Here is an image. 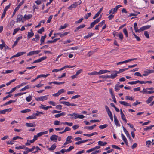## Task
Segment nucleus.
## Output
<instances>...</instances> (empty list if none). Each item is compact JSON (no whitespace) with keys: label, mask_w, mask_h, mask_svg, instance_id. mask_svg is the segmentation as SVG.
I'll list each match as a JSON object with an SVG mask.
<instances>
[{"label":"nucleus","mask_w":154,"mask_h":154,"mask_svg":"<svg viewBox=\"0 0 154 154\" xmlns=\"http://www.w3.org/2000/svg\"><path fill=\"white\" fill-rule=\"evenodd\" d=\"M26 125L27 127H35L36 126V125L35 124H33L32 123H26Z\"/></svg>","instance_id":"22"},{"label":"nucleus","mask_w":154,"mask_h":154,"mask_svg":"<svg viewBox=\"0 0 154 154\" xmlns=\"http://www.w3.org/2000/svg\"><path fill=\"white\" fill-rule=\"evenodd\" d=\"M53 16L52 15H50L48 19V20H47V23H50L52 18Z\"/></svg>","instance_id":"61"},{"label":"nucleus","mask_w":154,"mask_h":154,"mask_svg":"<svg viewBox=\"0 0 154 154\" xmlns=\"http://www.w3.org/2000/svg\"><path fill=\"white\" fill-rule=\"evenodd\" d=\"M147 88L143 89L142 91H140V92H142L144 94H150L153 93V91H149Z\"/></svg>","instance_id":"7"},{"label":"nucleus","mask_w":154,"mask_h":154,"mask_svg":"<svg viewBox=\"0 0 154 154\" xmlns=\"http://www.w3.org/2000/svg\"><path fill=\"white\" fill-rule=\"evenodd\" d=\"M123 32L125 35L126 37H128V32L127 29L126 28H124L123 29Z\"/></svg>","instance_id":"47"},{"label":"nucleus","mask_w":154,"mask_h":154,"mask_svg":"<svg viewBox=\"0 0 154 154\" xmlns=\"http://www.w3.org/2000/svg\"><path fill=\"white\" fill-rule=\"evenodd\" d=\"M46 35L45 34L44 36H41V39H40V42H41V43L40 44V45H42V44H43L44 43V41L45 38L46 37Z\"/></svg>","instance_id":"16"},{"label":"nucleus","mask_w":154,"mask_h":154,"mask_svg":"<svg viewBox=\"0 0 154 154\" xmlns=\"http://www.w3.org/2000/svg\"><path fill=\"white\" fill-rule=\"evenodd\" d=\"M121 135V136L122 137V140H123L124 141V142L125 141L126 142V141H127V140L126 138L125 137V136L122 134Z\"/></svg>","instance_id":"60"},{"label":"nucleus","mask_w":154,"mask_h":154,"mask_svg":"<svg viewBox=\"0 0 154 154\" xmlns=\"http://www.w3.org/2000/svg\"><path fill=\"white\" fill-rule=\"evenodd\" d=\"M60 103L61 104H63L68 106H71V103L69 102L61 101L60 102Z\"/></svg>","instance_id":"24"},{"label":"nucleus","mask_w":154,"mask_h":154,"mask_svg":"<svg viewBox=\"0 0 154 154\" xmlns=\"http://www.w3.org/2000/svg\"><path fill=\"white\" fill-rule=\"evenodd\" d=\"M121 7H122V5H118L116 6L113 9L112 14H114L115 13L117 12L118 8Z\"/></svg>","instance_id":"15"},{"label":"nucleus","mask_w":154,"mask_h":154,"mask_svg":"<svg viewBox=\"0 0 154 154\" xmlns=\"http://www.w3.org/2000/svg\"><path fill=\"white\" fill-rule=\"evenodd\" d=\"M17 100H11L9 101L8 102H6L5 104H3L4 106H5L7 105H8L9 104L11 103H12L15 102H16Z\"/></svg>","instance_id":"23"},{"label":"nucleus","mask_w":154,"mask_h":154,"mask_svg":"<svg viewBox=\"0 0 154 154\" xmlns=\"http://www.w3.org/2000/svg\"><path fill=\"white\" fill-rule=\"evenodd\" d=\"M58 137V136L53 135L50 137V139L51 141L56 142L57 140Z\"/></svg>","instance_id":"8"},{"label":"nucleus","mask_w":154,"mask_h":154,"mask_svg":"<svg viewBox=\"0 0 154 154\" xmlns=\"http://www.w3.org/2000/svg\"><path fill=\"white\" fill-rule=\"evenodd\" d=\"M25 1V0H23L17 6V7L19 9L20 7L24 3Z\"/></svg>","instance_id":"53"},{"label":"nucleus","mask_w":154,"mask_h":154,"mask_svg":"<svg viewBox=\"0 0 154 154\" xmlns=\"http://www.w3.org/2000/svg\"><path fill=\"white\" fill-rule=\"evenodd\" d=\"M110 71L109 70H100L98 72V75L102 74L103 73H105L106 72H110Z\"/></svg>","instance_id":"19"},{"label":"nucleus","mask_w":154,"mask_h":154,"mask_svg":"<svg viewBox=\"0 0 154 154\" xmlns=\"http://www.w3.org/2000/svg\"><path fill=\"white\" fill-rule=\"evenodd\" d=\"M12 110V109L9 108L0 111V113L2 114H5L6 112H9Z\"/></svg>","instance_id":"10"},{"label":"nucleus","mask_w":154,"mask_h":154,"mask_svg":"<svg viewBox=\"0 0 154 154\" xmlns=\"http://www.w3.org/2000/svg\"><path fill=\"white\" fill-rule=\"evenodd\" d=\"M73 116H74V117H72L71 118V119H76L78 118V114L76 113H73Z\"/></svg>","instance_id":"50"},{"label":"nucleus","mask_w":154,"mask_h":154,"mask_svg":"<svg viewBox=\"0 0 154 154\" xmlns=\"http://www.w3.org/2000/svg\"><path fill=\"white\" fill-rule=\"evenodd\" d=\"M85 26V25L84 24L80 25L76 28L75 30H74V32H75L77 31L79 29L84 28Z\"/></svg>","instance_id":"18"},{"label":"nucleus","mask_w":154,"mask_h":154,"mask_svg":"<svg viewBox=\"0 0 154 154\" xmlns=\"http://www.w3.org/2000/svg\"><path fill=\"white\" fill-rule=\"evenodd\" d=\"M105 108L106 109V110L107 113V114L109 116H112V114L111 112V111H110L109 108V107L107 106L106 105L105 106Z\"/></svg>","instance_id":"11"},{"label":"nucleus","mask_w":154,"mask_h":154,"mask_svg":"<svg viewBox=\"0 0 154 154\" xmlns=\"http://www.w3.org/2000/svg\"><path fill=\"white\" fill-rule=\"evenodd\" d=\"M123 128L124 130V131L127 137H129L130 139H131V137H130V136L129 134V133L127 131V130L124 127H123Z\"/></svg>","instance_id":"21"},{"label":"nucleus","mask_w":154,"mask_h":154,"mask_svg":"<svg viewBox=\"0 0 154 154\" xmlns=\"http://www.w3.org/2000/svg\"><path fill=\"white\" fill-rule=\"evenodd\" d=\"M62 70H63V68H62L61 69H54L52 71V72H57L59 71H61Z\"/></svg>","instance_id":"55"},{"label":"nucleus","mask_w":154,"mask_h":154,"mask_svg":"<svg viewBox=\"0 0 154 154\" xmlns=\"http://www.w3.org/2000/svg\"><path fill=\"white\" fill-rule=\"evenodd\" d=\"M47 97L46 96H41L38 98H35V100L37 101H44L45 100H46L47 99Z\"/></svg>","instance_id":"2"},{"label":"nucleus","mask_w":154,"mask_h":154,"mask_svg":"<svg viewBox=\"0 0 154 154\" xmlns=\"http://www.w3.org/2000/svg\"><path fill=\"white\" fill-rule=\"evenodd\" d=\"M47 58V57L46 56L43 57L39 59L35 60L34 62L32 63V64H33L34 63H39L41 62L42 61L46 59Z\"/></svg>","instance_id":"5"},{"label":"nucleus","mask_w":154,"mask_h":154,"mask_svg":"<svg viewBox=\"0 0 154 154\" xmlns=\"http://www.w3.org/2000/svg\"><path fill=\"white\" fill-rule=\"evenodd\" d=\"M19 9L18 8H17V7H16L15 8L14 10V12H13V15H12V17L15 14L16 11H18L19 10Z\"/></svg>","instance_id":"57"},{"label":"nucleus","mask_w":154,"mask_h":154,"mask_svg":"<svg viewBox=\"0 0 154 154\" xmlns=\"http://www.w3.org/2000/svg\"><path fill=\"white\" fill-rule=\"evenodd\" d=\"M36 119V117L34 116V115H31L26 117V119Z\"/></svg>","instance_id":"25"},{"label":"nucleus","mask_w":154,"mask_h":154,"mask_svg":"<svg viewBox=\"0 0 154 154\" xmlns=\"http://www.w3.org/2000/svg\"><path fill=\"white\" fill-rule=\"evenodd\" d=\"M72 137L71 136H69L66 138V141L68 142H69L70 143L72 142L71 140L72 138Z\"/></svg>","instance_id":"45"},{"label":"nucleus","mask_w":154,"mask_h":154,"mask_svg":"<svg viewBox=\"0 0 154 154\" xmlns=\"http://www.w3.org/2000/svg\"><path fill=\"white\" fill-rule=\"evenodd\" d=\"M41 52V50H36L30 52L27 54V56H32L34 54H38Z\"/></svg>","instance_id":"4"},{"label":"nucleus","mask_w":154,"mask_h":154,"mask_svg":"<svg viewBox=\"0 0 154 154\" xmlns=\"http://www.w3.org/2000/svg\"><path fill=\"white\" fill-rule=\"evenodd\" d=\"M91 13H88L86 14L84 16V17L85 19H87L91 16Z\"/></svg>","instance_id":"36"},{"label":"nucleus","mask_w":154,"mask_h":154,"mask_svg":"<svg viewBox=\"0 0 154 154\" xmlns=\"http://www.w3.org/2000/svg\"><path fill=\"white\" fill-rule=\"evenodd\" d=\"M82 2L81 0L77 2H75V3L71 5L68 8L69 10H71L73 8H75L78 5L80 4Z\"/></svg>","instance_id":"1"},{"label":"nucleus","mask_w":154,"mask_h":154,"mask_svg":"<svg viewBox=\"0 0 154 154\" xmlns=\"http://www.w3.org/2000/svg\"><path fill=\"white\" fill-rule=\"evenodd\" d=\"M32 88V87L31 86L29 85H27L23 88L25 90L29 88Z\"/></svg>","instance_id":"62"},{"label":"nucleus","mask_w":154,"mask_h":154,"mask_svg":"<svg viewBox=\"0 0 154 154\" xmlns=\"http://www.w3.org/2000/svg\"><path fill=\"white\" fill-rule=\"evenodd\" d=\"M24 20L23 17L22 15L20 14L17 15L16 19V22H20L21 21L22 22H23Z\"/></svg>","instance_id":"3"},{"label":"nucleus","mask_w":154,"mask_h":154,"mask_svg":"<svg viewBox=\"0 0 154 154\" xmlns=\"http://www.w3.org/2000/svg\"><path fill=\"white\" fill-rule=\"evenodd\" d=\"M125 99L129 100H134V98L132 97H130L129 96H125Z\"/></svg>","instance_id":"32"},{"label":"nucleus","mask_w":154,"mask_h":154,"mask_svg":"<svg viewBox=\"0 0 154 154\" xmlns=\"http://www.w3.org/2000/svg\"><path fill=\"white\" fill-rule=\"evenodd\" d=\"M69 33L68 32H65L63 34H61L60 33H57V34H58V35L60 36V37H63L65 35H67Z\"/></svg>","instance_id":"27"},{"label":"nucleus","mask_w":154,"mask_h":154,"mask_svg":"<svg viewBox=\"0 0 154 154\" xmlns=\"http://www.w3.org/2000/svg\"><path fill=\"white\" fill-rule=\"evenodd\" d=\"M56 147V145L55 144H53L51 146V147L48 149L49 150H53L55 149Z\"/></svg>","instance_id":"33"},{"label":"nucleus","mask_w":154,"mask_h":154,"mask_svg":"<svg viewBox=\"0 0 154 154\" xmlns=\"http://www.w3.org/2000/svg\"><path fill=\"white\" fill-rule=\"evenodd\" d=\"M105 20H103L102 22L99 23L98 25L100 27H101L103 25L105 24Z\"/></svg>","instance_id":"64"},{"label":"nucleus","mask_w":154,"mask_h":154,"mask_svg":"<svg viewBox=\"0 0 154 154\" xmlns=\"http://www.w3.org/2000/svg\"><path fill=\"white\" fill-rule=\"evenodd\" d=\"M119 103L122 105H123L126 106H129L131 107V106L128 103L124 101H120Z\"/></svg>","instance_id":"14"},{"label":"nucleus","mask_w":154,"mask_h":154,"mask_svg":"<svg viewBox=\"0 0 154 154\" xmlns=\"http://www.w3.org/2000/svg\"><path fill=\"white\" fill-rule=\"evenodd\" d=\"M26 147L24 145L20 146H19L16 147L15 148L17 149H23L25 148V149Z\"/></svg>","instance_id":"38"},{"label":"nucleus","mask_w":154,"mask_h":154,"mask_svg":"<svg viewBox=\"0 0 154 154\" xmlns=\"http://www.w3.org/2000/svg\"><path fill=\"white\" fill-rule=\"evenodd\" d=\"M32 96L29 95V96L26 97V100L27 102H29L31 101L32 99Z\"/></svg>","instance_id":"46"},{"label":"nucleus","mask_w":154,"mask_h":154,"mask_svg":"<svg viewBox=\"0 0 154 154\" xmlns=\"http://www.w3.org/2000/svg\"><path fill=\"white\" fill-rule=\"evenodd\" d=\"M31 32H28L27 35V39H29L31 37L34 35V33L33 32L32 29L30 30Z\"/></svg>","instance_id":"13"},{"label":"nucleus","mask_w":154,"mask_h":154,"mask_svg":"<svg viewBox=\"0 0 154 154\" xmlns=\"http://www.w3.org/2000/svg\"><path fill=\"white\" fill-rule=\"evenodd\" d=\"M133 34L136 38V40L137 41H140V38L134 32H133Z\"/></svg>","instance_id":"52"},{"label":"nucleus","mask_w":154,"mask_h":154,"mask_svg":"<svg viewBox=\"0 0 154 154\" xmlns=\"http://www.w3.org/2000/svg\"><path fill=\"white\" fill-rule=\"evenodd\" d=\"M32 15L31 14H29L28 15L25 14L23 17L24 20H26L29 19L32 17Z\"/></svg>","instance_id":"12"},{"label":"nucleus","mask_w":154,"mask_h":154,"mask_svg":"<svg viewBox=\"0 0 154 154\" xmlns=\"http://www.w3.org/2000/svg\"><path fill=\"white\" fill-rule=\"evenodd\" d=\"M31 111V110L29 109H26L24 110H21L20 112L22 113H24L26 112H29Z\"/></svg>","instance_id":"40"},{"label":"nucleus","mask_w":154,"mask_h":154,"mask_svg":"<svg viewBox=\"0 0 154 154\" xmlns=\"http://www.w3.org/2000/svg\"><path fill=\"white\" fill-rule=\"evenodd\" d=\"M26 93V92H24V93H19L16 94H15L14 96H15V97H17V96H19V95L20 96V95H22L23 94H25Z\"/></svg>","instance_id":"58"},{"label":"nucleus","mask_w":154,"mask_h":154,"mask_svg":"<svg viewBox=\"0 0 154 154\" xmlns=\"http://www.w3.org/2000/svg\"><path fill=\"white\" fill-rule=\"evenodd\" d=\"M116 72H117V71L116 70L111 72H113L114 73V74H111V78L112 79H114L118 76L117 74H118V73H117Z\"/></svg>","instance_id":"9"},{"label":"nucleus","mask_w":154,"mask_h":154,"mask_svg":"<svg viewBox=\"0 0 154 154\" xmlns=\"http://www.w3.org/2000/svg\"><path fill=\"white\" fill-rule=\"evenodd\" d=\"M26 53V52H20L17 53L16 55H14V57H18Z\"/></svg>","instance_id":"20"},{"label":"nucleus","mask_w":154,"mask_h":154,"mask_svg":"<svg viewBox=\"0 0 154 154\" xmlns=\"http://www.w3.org/2000/svg\"><path fill=\"white\" fill-rule=\"evenodd\" d=\"M144 35L145 36L148 38H149V34L148 32L147 31H145L144 32Z\"/></svg>","instance_id":"51"},{"label":"nucleus","mask_w":154,"mask_h":154,"mask_svg":"<svg viewBox=\"0 0 154 154\" xmlns=\"http://www.w3.org/2000/svg\"><path fill=\"white\" fill-rule=\"evenodd\" d=\"M134 28L136 32H139V29H138L137 24L136 23H135L134 24Z\"/></svg>","instance_id":"30"},{"label":"nucleus","mask_w":154,"mask_h":154,"mask_svg":"<svg viewBox=\"0 0 154 154\" xmlns=\"http://www.w3.org/2000/svg\"><path fill=\"white\" fill-rule=\"evenodd\" d=\"M88 74L89 75H98V72L96 71H94L93 72H92L91 73H88Z\"/></svg>","instance_id":"41"},{"label":"nucleus","mask_w":154,"mask_h":154,"mask_svg":"<svg viewBox=\"0 0 154 154\" xmlns=\"http://www.w3.org/2000/svg\"><path fill=\"white\" fill-rule=\"evenodd\" d=\"M153 96H151L149 97L148 100L146 101V102L147 104L150 103L153 100Z\"/></svg>","instance_id":"28"},{"label":"nucleus","mask_w":154,"mask_h":154,"mask_svg":"<svg viewBox=\"0 0 154 154\" xmlns=\"http://www.w3.org/2000/svg\"><path fill=\"white\" fill-rule=\"evenodd\" d=\"M112 147L113 148H115L117 149L120 150L121 149L119 147L116 145H112Z\"/></svg>","instance_id":"56"},{"label":"nucleus","mask_w":154,"mask_h":154,"mask_svg":"<svg viewBox=\"0 0 154 154\" xmlns=\"http://www.w3.org/2000/svg\"><path fill=\"white\" fill-rule=\"evenodd\" d=\"M15 23V22L14 20H12L11 21L10 23V25L7 26L8 28L9 29L11 28L14 25Z\"/></svg>","instance_id":"17"},{"label":"nucleus","mask_w":154,"mask_h":154,"mask_svg":"<svg viewBox=\"0 0 154 154\" xmlns=\"http://www.w3.org/2000/svg\"><path fill=\"white\" fill-rule=\"evenodd\" d=\"M94 34V33L90 32L88 33V35L86 36H85L84 37V38L87 39L88 38L90 37L93 36Z\"/></svg>","instance_id":"26"},{"label":"nucleus","mask_w":154,"mask_h":154,"mask_svg":"<svg viewBox=\"0 0 154 154\" xmlns=\"http://www.w3.org/2000/svg\"><path fill=\"white\" fill-rule=\"evenodd\" d=\"M44 31V27H42L40 29L37 31V32L41 34L42 32Z\"/></svg>","instance_id":"49"},{"label":"nucleus","mask_w":154,"mask_h":154,"mask_svg":"<svg viewBox=\"0 0 154 154\" xmlns=\"http://www.w3.org/2000/svg\"><path fill=\"white\" fill-rule=\"evenodd\" d=\"M139 82V80L136 81H131L130 82H128V84H131V85H133L137 83H138Z\"/></svg>","instance_id":"42"},{"label":"nucleus","mask_w":154,"mask_h":154,"mask_svg":"<svg viewBox=\"0 0 154 154\" xmlns=\"http://www.w3.org/2000/svg\"><path fill=\"white\" fill-rule=\"evenodd\" d=\"M114 122L115 125L119 127L120 126V124L117 118L116 115H114Z\"/></svg>","instance_id":"6"},{"label":"nucleus","mask_w":154,"mask_h":154,"mask_svg":"<svg viewBox=\"0 0 154 154\" xmlns=\"http://www.w3.org/2000/svg\"><path fill=\"white\" fill-rule=\"evenodd\" d=\"M19 30H20V28H16V29H14V32L13 33V35H15L17 32L18 31H19Z\"/></svg>","instance_id":"43"},{"label":"nucleus","mask_w":154,"mask_h":154,"mask_svg":"<svg viewBox=\"0 0 154 154\" xmlns=\"http://www.w3.org/2000/svg\"><path fill=\"white\" fill-rule=\"evenodd\" d=\"M35 149V147L34 146H32V147L31 149H29L28 147H26L25 148V149H28L29 151V152H32Z\"/></svg>","instance_id":"48"},{"label":"nucleus","mask_w":154,"mask_h":154,"mask_svg":"<svg viewBox=\"0 0 154 154\" xmlns=\"http://www.w3.org/2000/svg\"><path fill=\"white\" fill-rule=\"evenodd\" d=\"M56 108L57 109L61 110L62 109V106L60 105H57L56 106Z\"/></svg>","instance_id":"63"},{"label":"nucleus","mask_w":154,"mask_h":154,"mask_svg":"<svg viewBox=\"0 0 154 154\" xmlns=\"http://www.w3.org/2000/svg\"><path fill=\"white\" fill-rule=\"evenodd\" d=\"M74 148V147L73 146H71L69 147L67 149L65 150L66 152H68L70 151L72 149H73Z\"/></svg>","instance_id":"39"},{"label":"nucleus","mask_w":154,"mask_h":154,"mask_svg":"<svg viewBox=\"0 0 154 154\" xmlns=\"http://www.w3.org/2000/svg\"><path fill=\"white\" fill-rule=\"evenodd\" d=\"M49 74H47L46 75L41 74L38 76L39 78L41 77H46L49 75Z\"/></svg>","instance_id":"44"},{"label":"nucleus","mask_w":154,"mask_h":154,"mask_svg":"<svg viewBox=\"0 0 154 154\" xmlns=\"http://www.w3.org/2000/svg\"><path fill=\"white\" fill-rule=\"evenodd\" d=\"M66 91L64 89H61L58 91V93L60 95L61 94L64 93Z\"/></svg>","instance_id":"54"},{"label":"nucleus","mask_w":154,"mask_h":154,"mask_svg":"<svg viewBox=\"0 0 154 154\" xmlns=\"http://www.w3.org/2000/svg\"><path fill=\"white\" fill-rule=\"evenodd\" d=\"M98 144L99 145L101 146H104L107 144V143L106 142H103L99 141L98 142Z\"/></svg>","instance_id":"29"},{"label":"nucleus","mask_w":154,"mask_h":154,"mask_svg":"<svg viewBox=\"0 0 154 154\" xmlns=\"http://www.w3.org/2000/svg\"><path fill=\"white\" fill-rule=\"evenodd\" d=\"M68 26V25L66 24H65L63 26H60V28L59 29V30H61V29H63L66 28Z\"/></svg>","instance_id":"37"},{"label":"nucleus","mask_w":154,"mask_h":154,"mask_svg":"<svg viewBox=\"0 0 154 154\" xmlns=\"http://www.w3.org/2000/svg\"><path fill=\"white\" fill-rule=\"evenodd\" d=\"M140 14V13L139 12H136L134 13H131L129 14V15L128 16V17H129L131 16H136L138 15V14Z\"/></svg>","instance_id":"31"},{"label":"nucleus","mask_w":154,"mask_h":154,"mask_svg":"<svg viewBox=\"0 0 154 154\" xmlns=\"http://www.w3.org/2000/svg\"><path fill=\"white\" fill-rule=\"evenodd\" d=\"M118 36L119 37L120 40H123V35L121 32H120L118 34Z\"/></svg>","instance_id":"34"},{"label":"nucleus","mask_w":154,"mask_h":154,"mask_svg":"<svg viewBox=\"0 0 154 154\" xmlns=\"http://www.w3.org/2000/svg\"><path fill=\"white\" fill-rule=\"evenodd\" d=\"M121 118L122 119L125 121V122H127V120L126 119L125 117L124 114H123L121 115Z\"/></svg>","instance_id":"59"},{"label":"nucleus","mask_w":154,"mask_h":154,"mask_svg":"<svg viewBox=\"0 0 154 154\" xmlns=\"http://www.w3.org/2000/svg\"><path fill=\"white\" fill-rule=\"evenodd\" d=\"M108 125L107 124H104L103 125H100L99 126V128L101 129H103L108 126Z\"/></svg>","instance_id":"35"}]
</instances>
